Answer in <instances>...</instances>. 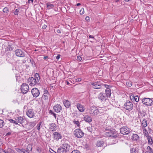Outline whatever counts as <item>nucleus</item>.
Here are the masks:
<instances>
[{"instance_id": "39448f33", "label": "nucleus", "mask_w": 153, "mask_h": 153, "mask_svg": "<svg viewBox=\"0 0 153 153\" xmlns=\"http://www.w3.org/2000/svg\"><path fill=\"white\" fill-rule=\"evenodd\" d=\"M133 105L131 102L129 101H126L124 105V108L126 110L130 111L133 108Z\"/></svg>"}, {"instance_id": "2eb2a0df", "label": "nucleus", "mask_w": 153, "mask_h": 153, "mask_svg": "<svg viewBox=\"0 0 153 153\" xmlns=\"http://www.w3.org/2000/svg\"><path fill=\"white\" fill-rule=\"evenodd\" d=\"M16 55L20 57H24L25 54L24 52L21 49H17L15 51Z\"/></svg>"}, {"instance_id": "864d4df0", "label": "nucleus", "mask_w": 153, "mask_h": 153, "mask_svg": "<svg viewBox=\"0 0 153 153\" xmlns=\"http://www.w3.org/2000/svg\"><path fill=\"white\" fill-rule=\"evenodd\" d=\"M30 62L32 65H33L35 63V62L33 59H30Z\"/></svg>"}, {"instance_id": "052dcab7", "label": "nucleus", "mask_w": 153, "mask_h": 153, "mask_svg": "<svg viewBox=\"0 0 153 153\" xmlns=\"http://www.w3.org/2000/svg\"><path fill=\"white\" fill-rule=\"evenodd\" d=\"M76 81L80 82L82 79L81 78H79L76 79Z\"/></svg>"}, {"instance_id": "423d86ee", "label": "nucleus", "mask_w": 153, "mask_h": 153, "mask_svg": "<svg viewBox=\"0 0 153 153\" xmlns=\"http://www.w3.org/2000/svg\"><path fill=\"white\" fill-rule=\"evenodd\" d=\"M106 89L105 90V95L108 97H110L111 94V88L112 86L106 84H104V85Z\"/></svg>"}, {"instance_id": "7c9ffc66", "label": "nucleus", "mask_w": 153, "mask_h": 153, "mask_svg": "<svg viewBox=\"0 0 153 153\" xmlns=\"http://www.w3.org/2000/svg\"><path fill=\"white\" fill-rule=\"evenodd\" d=\"M7 120L9 121L10 123L14 124L15 125H19L18 123H17V122L16 121V120H13V119L11 118H8L7 119Z\"/></svg>"}, {"instance_id": "69168bd1", "label": "nucleus", "mask_w": 153, "mask_h": 153, "mask_svg": "<svg viewBox=\"0 0 153 153\" xmlns=\"http://www.w3.org/2000/svg\"><path fill=\"white\" fill-rule=\"evenodd\" d=\"M151 149V148L149 146H148L147 148V149L148 150V151L149 150Z\"/></svg>"}, {"instance_id": "f8f14e48", "label": "nucleus", "mask_w": 153, "mask_h": 153, "mask_svg": "<svg viewBox=\"0 0 153 153\" xmlns=\"http://www.w3.org/2000/svg\"><path fill=\"white\" fill-rule=\"evenodd\" d=\"M31 92L33 97H38L39 96L40 93L38 89L36 88H32Z\"/></svg>"}, {"instance_id": "b1692460", "label": "nucleus", "mask_w": 153, "mask_h": 153, "mask_svg": "<svg viewBox=\"0 0 153 153\" xmlns=\"http://www.w3.org/2000/svg\"><path fill=\"white\" fill-rule=\"evenodd\" d=\"M55 5V4H53L51 2H48L46 3V7L48 10L53 9Z\"/></svg>"}, {"instance_id": "6ab92c4d", "label": "nucleus", "mask_w": 153, "mask_h": 153, "mask_svg": "<svg viewBox=\"0 0 153 153\" xmlns=\"http://www.w3.org/2000/svg\"><path fill=\"white\" fill-rule=\"evenodd\" d=\"M15 120L17 122V123L22 124L25 121L23 117L21 116H19L15 118Z\"/></svg>"}, {"instance_id": "6e6552de", "label": "nucleus", "mask_w": 153, "mask_h": 153, "mask_svg": "<svg viewBox=\"0 0 153 153\" xmlns=\"http://www.w3.org/2000/svg\"><path fill=\"white\" fill-rule=\"evenodd\" d=\"M120 131L121 133L123 135H127L130 132V130L126 127L123 126L120 128Z\"/></svg>"}, {"instance_id": "e433bc0d", "label": "nucleus", "mask_w": 153, "mask_h": 153, "mask_svg": "<svg viewBox=\"0 0 153 153\" xmlns=\"http://www.w3.org/2000/svg\"><path fill=\"white\" fill-rule=\"evenodd\" d=\"M48 94H43L42 97V98L44 100H48Z\"/></svg>"}, {"instance_id": "aec40b11", "label": "nucleus", "mask_w": 153, "mask_h": 153, "mask_svg": "<svg viewBox=\"0 0 153 153\" xmlns=\"http://www.w3.org/2000/svg\"><path fill=\"white\" fill-rule=\"evenodd\" d=\"M56 124L55 123H52L50 124L49 126L50 130L52 131H55L56 130Z\"/></svg>"}, {"instance_id": "1a4fd4ad", "label": "nucleus", "mask_w": 153, "mask_h": 153, "mask_svg": "<svg viewBox=\"0 0 153 153\" xmlns=\"http://www.w3.org/2000/svg\"><path fill=\"white\" fill-rule=\"evenodd\" d=\"M53 139L56 141H58L59 140L62 138V136L61 134L58 132L56 131L53 134Z\"/></svg>"}, {"instance_id": "c9c22d12", "label": "nucleus", "mask_w": 153, "mask_h": 153, "mask_svg": "<svg viewBox=\"0 0 153 153\" xmlns=\"http://www.w3.org/2000/svg\"><path fill=\"white\" fill-rule=\"evenodd\" d=\"M32 149V146L30 144H28L27 147V150L29 152L31 151Z\"/></svg>"}, {"instance_id": "4d7b16f0", "label": "nucleus", "mask_w": 153, "mask_h": 153, "mask_svg": "<svg viewBox=\"0 0 153 153\" xmlns=\"http://www.w3.org/2000/svg\"><path fill=\"white\" fill-rule=\"evenodd\" d=\"M60 54H58L57 55V56H56V59H57V60H58L60 57Z\"/></svg>"}, {"instance_id": "f03ea898", "label": "nucleus", "mask_w": 153, "mask_h": 153, "mask_svg": "<svg viewBox=\"0 0 153 153\" xmlns=\"http://www.w3.org/2000/svg\"><path fill=\"white\" fill-rule=\"evenodd\" d=\"M153 99L146 98L141 99L143 104L147 106H151L153 104Z\"/></svg>"}, {"instance_id": "13d9d810", "label": "nucleus", "mask_w": 153, "mask_h": 153, "mask_svg": "<svg viewBox=\"0 0 153 153\" xmlns=\"http://www.w3.org/2000/svg\"><path fill=\"white\" fill-rule=\"evenodd\" d=\"M11 134V133L10 132H8L6 134V136H8L10 135Z\"/></svg>"}, {"instance_id": "37998d69", "label": "nucleus", "mask_w": 153, "mask_h": 153, "mask_svg": "<svg viewBox=\"0 0 153 153\" xmlns=\"http://www.w3.org/2000/svg\"><path fill=\"white\" fill-rule=\"evenodd\" d=\"M73 123L76 124L78 127H79L80 126V123L78 121L74 120L73 121Z\"/></svg>"}, {"instance_id": "58836bf2", "label": "nucleus", "mask_w": 153, "mask_h": 153, "mask_svg": "<svg viewBox=\"0 0 153 153\" xmlns=\"http://www.w3.org/2000/svg\"><path fill=\"white\" fill-rule=\"evenodd\" d=\"M42 123V122H40L37 125L36 128L37 130H40V126Z\"/></svg>"}, {"instance_id": "f257e3e1", "label": "nucleus", "mask_w": 153, "mask_h": 153, "mask_svg": "<svg viewBox=\"0 0 153 153\" xmlns=\"http://www.w3.org/2000/svg\"><path fill=\"white\" fill-rule=\"evenodd\" d=\"M40 77L39 73H36L33 77H29L27 79V83L31 86H34L40 83Z\"/></svg>"}, {"instance_id": "20e7f679", "label": "nucleus", "mask_w": 153, "mask_h": 153, "mask_svg": "<svg viewBox=\"0 0 153 153\" xmlns=\"http://www.w3.org/2000/svg\"><path fill=\"white\" fill-rule=\"evenodd\" d=\"M74 134L76 137L80 138L84 136V133L80 129L77 128L74 130Z\"/></svg>"}, {"instance_id": "6e6d98bb", "label": "nucleus", "mask_w": 153, "mask_h": 153, "mask_svg": "<svg viewBox=\"0 0 153 153\" xmlns=\"http://www.w3.org/2000/svg\"><path fill=\"white\" fill-rule=\"evenodd\" d=\"M85 19L86 21H89L90 20L89 17L88 16H87L86 17Z\"/></svg>"}, {"instance_id": "2f4dec72", "label": "nucleus", "mask_w": 153, "mask_h": 153, "mask_svg": "<svg viewBox=\"0 0 153 153\" xmlns=\"http://www.w3.org/2000/svg\"><path fill=\"white\" fill-rule=\"evenodd\" d=\"M100 110L97 107H96V108H95V110L94 111V112L92 114L93 116H96L99 113V111Z\"/></svg>"}, {"instance_id": "cd10ccee", "label": "nucleus", "mask_w": 153, "mask_h": 153, "mask_svg": "<svg viewBox=\"0 0 153 153\" xmlns=\"http://www.w3.org/2000/svg\"><path fill=\"white\" fill-rule=\"evenodd\" d=\"M96 144L97 146H102L104 145V141L102 140H98L97 141Z\"/></svg>"}, {"instance_id": "412c9836", "label": "nucleus", "mask_w": 153, "mask_h": 153, "mask_svg": "<svg viewBox=\"0 0 153 153\" xmlns=\"http://www.w3.org/2000/svg\"><path fill=\"white\" fill-rule=\"evenodd\" d=\"M63 103L65 106L67 108H69L71 106L70 102L68 100H63Z\"/></svg>"}, {"instance_id": "473e14b6", "label": "nucleus", "mask_w": 153, "mask_h": 153, "mask_svg": "<svg viewBox=\"0 0 153 153\" xmlns=\"http://www.w3.org/2000/svg\"><path fill=\"white\" fill-rule=\"evenodd\" d=\"M36 122H30L28 123V124L29 126L31 128H33L34 126L36 125Z\"/></svg>"}, {"instance_id": "774afa93", "label": "nucleus", "mask_w": 153, "mask_h": 153, "mask_svg": "<svg viewBox=\"0 0 153 153\" xmlns=\"http://www.w3.org/2000/svg\"><path fill=\"white\" fill-rule=\"evenodd\" d=\"M3 152L5 153H10V152H8V151H6L5 150Z\"/></svg>"}, {"instance_id": "bb28decb", "label": "nucleus", "mask_w": 153, "mask_h": 153, "mask_svg": "<svg viewBox=\"0 0 153 153\" xmlns=\"http://www.w3.org/2000/svg\"><path fill=\"white\" fill-rule=\"evenodd\" d=\"M132 139L133 141H137L139 139V137L138 134H133L132 136Z\"/></svg>"}, {"instance_id": "8fccbe9b", "label": "nucleus", "mask_w": 153, "mask_h": 153, "mask_svg": "<svg viewBox=\"0 0 153 153\" xmlns=\"http://www.w3.org/2000/svg\"><path fill=\"white\" fill-rule=\"evenodd\" d=\"M77 59L79 61H81L82 60V58L81 56H77Z\"/></svg>"}, {"instance_id": "72a5a7b5", "label": "nucleus", "mask_w": 153, "mask_h": 153, "mask_svg": "<svg viewBox=\"0 0 153 153\" xmlns=\"http://www.w3.org/2000/svg\"><path fill=\"white\" fill-rule=\"evenodd\" d=\"M96 108V107L94 106H91L89 110V113L90 114H92L93 112H94V111L95 110V109Z\"/></svg>"}, {"instance_id": "c756f323", "label": "nucleus", "mask_w": 153, "mask_h": 153, "mask_svg": "<svg viewBox=\"0 0 153 153\" xmlns=\"http://www.w3.org/2000/svg\"><path fill=\"white\" fill-rule=\"evenodd\" d=\"M16 151L20 153H29V152H27V150H25L24 149H17L16 150Z\"/></svg>"}, {"instance_id": "bf43d9fd", "label": "nucleus", "mask_w": 153, "mask_h": 153, "mask_svg": "<svg viewBox=\"0 0 153 153\" xmlns=\"http://www.w3.org/2000/svg\"><path fill=\"white\" fill-rule=\"evenodd\" d=\"M148 151L149 152V153H153V150H152V149L151 148V149L149 150Z\"/></svg>"}, {"instance_id": "49530a36", "label": "nucleus", "mask_w": 153, "mask_h": 153, "mask_svg": "<svg viewBox=\"0 0 153 153\" xmlns=\"http://www.w3.org/2000/svg\"><path fill=\"white\" fill-rule=\"evenodd\" d=\"M30 108H29V105H25L23 107L24 110H26V111L28 109H29Z\"/></svg>"}, {"instance_id": "c03bdc74", "label": "nucleus", "mask_w": 153, "mask_h": 153, "mask_svg": "<svg viewBox=\"0 0 153 153\" xmlns=\"http://www.w3.org/2000/svg\"><path fill=\"white\" fill-rule=\"evenodd\" d=\"M140 114L141 115V116L140 115H139V118H141V117H144L146 115V114L144 112H143V113H140Z\"/></svg>"}, {"instance_id": "f704fd0d", "label": "nucleus", "mask_w": 153, "mask_h": 153, "mask_svg": "<svg viewBox=\"0 0 153 153\" xmlns=\"http://www.w3.org/2000/svg\"><path fill=\"white\" fill-rule=\"evenodd\" d=\"M147 139L148 143L151 145H152L153 144V142L152 137H151L148 136L147 137Z\"/></svg>"}, {"instance_id": "a19ab883", "label": "nucleus", "mask_w": 153, "mask_h": 153, "mask_svg": "<svg viewBox=\"0 0 153 153\" xmlns=\"http://www.w3.org/2000/svg\"><path fill=\"white\" fill-rule=\"evenodd\" d=\"M9 10L8 8L7 7H4L3 10V12L5 13H7L9 12Z\"/></svg>"}, {"instance_id": "79ce46f5", "label": "nucleus", "mask_w": 153, "mask_h": 153, "mask_svg": "<svg viewBox=\"0 0 153 153\" xmlns=\"http://www.w3.org/2000/svg\"><path fill=\"white\" fill-rule=\"evenodd\" d=\"M4 124V121L1 120L0 119V128L2 127Z\"/></svg>"}, {"instance_id": "a18cd8bd", "label": "nucleus", "mask_w": 153, "mask_h": 153, "mask_svg": "<svg viewBox=\"0 0 153 153\" xmlns=\"http://www.w3.org/2000/svg\"><path fill=\"white\" fill-rule=\"evenodd\" d=\"M19 10H20V9H19V8L16 9V10L15 11V12H14V14L15 15H18L19 14Z\"/></svg>"}, {"instance_id": "393cba45", "label": "nucleus", "mask_w": 153, "mask_h": 153, "mask_svg": "<svg viewBox=\"0 0 153 153\" xmlns=\"http://www.w3.org/2000/svg\"><path fill=\"white\" fill-rule=\"evenodd\" d=\"M140 120L142 126L144 128L146 127L147 125V120L145 119H143L142 120H141V119H140Z\"/></svg>"}, {"instance_id": "603ef678", "label": "nucleus", "mask_w": 153, "mask_h": 153, "mask_svg": "<svg viewBox=\"0 0 153 153\" xmlns=\"http://www.w3.org/2000/svg\"><path fill=\"white\" fill-rule=\"evenodd\" d=\"M44 94H49V92L47 90H45L44 91Z\"/></svg>"}, {"instance_id": "9d476101", "label": "nucleus", "mask_w": 153, "mask_h": 153, "mask_svg": "<svg viewBox=\"0 0 153 153\" xmlns=\"http://www.w3.org/2000/svg\"><path fill=\"white\" fill-rule=\"evenodd\" d=\"M92 86V88L95 89H100L101 88V85H104L102 83L100 82H96L91 83Z\"/></svg>"}, {"instance_id": "ea45409f", "label": "nucleus", "mask_w": 153, "mask_h": 153, "mask_svg": "<svg viewBox=\"0 0 153 153\" xmlns=\"http://www.w3.org/2000/svg\"><path fill=\"white\" fill-rule=\"evenodd\" d=\"M126 84L127 87H130L132 86V82L130 81H127L126 82Z\"/></svg>"}, {"instance_id": "5701e85b", "label": "nucleus", "mask_w": 153, "mask_h": 153, "mask_svg": "<svg viewBox=\"0 0 153 153\" xmlns=\"http://www.w3.org/2000/svg\"><path fill=\"white\" fill-rule=\"evenodd\" d=\"M76 107L77 109L80 112H82L84 111V107L83 106L81 105V104H80L79 103H78L77 104Z\"/></svg>"}, {"instance_id": "0e129e2a", "label": "nucleus", "mask_w": 153, "mask_h": 153, "mask_svg": "<svg viewBox=\"0 0 153 153\" xmlns=\"http://www.w3.org/2000/svg\"><path fill=\"white\" fill-rule=\"evenodd\" d=\"M56 32L58 33H61V31L59 29H57L56 30Z\"/></svg>"}, {"instance_id": "5fc2aeb1", "label": "nucleus", "mask_w": 153, "mask_h": 153, "mask_svg": "<svg viewBox=\"0 0 153 153\" xmlns=\"http://www.w3.org/2000/svg\"><path fill=\"white\" fill-rule=\"evenodd\" d=\"M47 27V25H43L42 26V28L43 29H45Z\"/></svg>"}, {"instance_id": "4468645a", "label": "nucleus", "mask_w": 153, "mask_h": 153, "mask_svg": "<svg viewBox=\"0 0 153 153\" xmlns=\"http://www.w3.org/2000/svg\"><path fill=\"white\" fill-rule=\"evenodd\" d=\"M54 111L56 113H59L62 110V107L59 104H56L54 105L53 107Z\"/></svg>"}, {"instance_id": "a878e982", "label": "nucleus", "mask_w": 153, "mask_h": 153, "mask_svg": "<svg viewBox=\"0 0 153 153\" xmlns=\"http://www.w3.org/2000/svg\"><path fill=\"white\" fill-rule=\"evenodd\" d=\"M7 46H5V51H12L13 48L12 46V45L9 44Z\"/></svg>"}, {"instance_id": "4c0bfd02", "label": "nucleus", "mask_w": 153, "mask_h": 153, "mask_svg": "<svg viewBox=\"0 0 153 153\" xmlns=\"http://www.w3.org/2000/svg\"><path fill=\"white\" fill-rule=\"evenodd\" d=\"M49 113L51 115H53L56 119V114L52 110H49Z\"/></svg>"}, {"instance_id": "9b49d317", "label": "nucleus", "mask_w": 153, "mask_h": 153, "mask_svg": "<svg viewBox=\"0 0 153 153\" xmlns=\"http://www.w3.org/2000/svg\"><path fill=\"white\" fill-rule=\"evenodd\" d=\"M26 115L30 118H33L35 117V113L32 108H30L26 111Z\"/></svg>"}, {"instance_id": "3c124183", "label": "nucleus", "mask_w": 153, "mask_h": 153, "mask_svg": "<svg viewBox=\"0 0 153 153\" xmlns=\"http://www.w3.org/2000/svg\"><path fill=\"white\" fill-rule=\"evenodd\" d=\"M87 130H88V131L89 132H90L91 133L92 132V128L89 127H88L87 128Z\"/></svg>"}, {"instance_id": "4be33fe9", "label": "nucleus", "mask_w": 153, "mask_h": 153, "mask_svg": "<svg viewBox=\"0 0 153 153\" xmlns=\"http://www.w3.org/2000/svg\"><path fill=\"white\" fill-rule=\"evenodd\" d=\"M84 120L88 123L91 122L92 121V118L90 116L88 115H85L83 118Z\"/></svg>"}, {"instance_id": "e2e57ef3", "label": "nucleus", "mask_w": 153, "mask_h": 153, "mask_svg": "<svg viewBox=\"0 0 153 153\" xmlns=\"http://www.w3.org/2000/svg\"><path fill=\"white\" fill-rule=\"evenodd\" d=\"M89 37L90 38L94 39V36H93L91 35H89Z\"/></svg>"}, {"instance_id": "7ed1b4c3", "label": "nucleus", "mask_w": 153, "mask_h": 153, "mask_svg": "<svg viewBox=\"0 0 153 153\" xmlns=\"http://www.w3.org/2000/svg\"><path fill=\"white\" fill-rule=\"evenodd\" d=\"M116 131L115 129L108 130L105 133V135L106 137H112L115 138L117 137L115 135Z\"/></svg>"}, {"instance_id": "680f3d73", "label": "nucleus", "mask_w": 153, "mask_h": 153, "mask_svg": "<svg viewBox=\"0 0 153 153\" xmlns=\"http://www.w3.org/2000/svg\"><path fill=\"white\" fill-rule=\"evenodd\" d=\"M48 56H44V58H43L45 60H47V59H48Z\"/></svg>"}, {"instance_id": "dca6fc26", "label": "nucleus", "mask_w": 153, "mask_h": 153, "mask_svg": "<svg viewBox=\"0 0 153 153\" xmlns=\"http://www.w3.org/2000/svg\"><path fill=\"white\" fill-rule=\"evenodd\" d=\"M61 147L68 153L70 149V145L66 142H65Z\"/></svg>"}, {"instance_id": "0eeeda50", "label": "nucleus", "mask_w": 153, "mask_h": 153, "mask_svg": "<svg viewBox=\"0 0 153 153\" xmlns=\"http://www.w3.org/2000/svg\"><path fill=\"white\" fill-rule=\"evenodd\" d=\"M29 87L28 85L25 83H23L21 86V89L22 93L23 94L27 93L29 90Z\"/></svg>"}, {"instance_id": "f3484780", "label": "nucleus", "mask_w": 153, "mask_h": 153, "mask_svg": "<svg viewBox=\"0 0 153 153\" xmlns=\"http://www.w3.org/2000/svg\"><path fill=\"white\" fill-rule=\"evenodd\" d=\"M130 99L133 102L135 101L136 102H138L139 101V97L137 95L132 94L130 96Z\"/></svg>"}, {"instance_id": "338daca9", "label": "nucleus", "mask_w": 153, "mask_h": 153, "mask_svg": "<svg viewBox=\"0 0 153 153\" xmlns=\"http://www.w3.org/2000/svg\"><path fill=\"white\" fill-rule=\"evenodd\" d=\"M33 0H28V3H30V1H31L32 3H33Z\"/></svg>"}, {"instance_id": "09e8293b", "label": "nucleus", "mask_w": 153, "mask_h": 153, "mask_svg": "<svg viewBox=\"0 0 153 153\" xmlns=\"http://www.w3.org/2000/svg\"><path fill=\"white\" fill-rule=\"evenodd\" d=\"M71 153H81L78 150H74L72 151Z\"/></svg>"}, {"instance_id": "a211bd4d", "label": "nucleus", "mask_w": 153, "mask_h": 153, "mask_svg": "<svg viewBox=\"0 0 153 153\" xmlns=\"http://www.w3.org/2000/svg\"><path fill=\"white\" fill-rule=\"evenodd\" d=\"M141 149L138 147H134L130 149L131 153H140Z\"/></svg>"}, {"instance_id": "de8ad7c7", "label": "nucleus", "mask_w": 153, "mask_h": 153, "mask_svg": "<svg viewBox=\"0 0 153 153\" xmlns=\"http://www.w3.org/2000/svg\"><path fill=\"white\" fill-rule=\"evenodd\" d=\"M80 14L81 15H82L84 13V9L82 8L80 11L79 12Z\"/></svg>"}, {"instance_id": "ddd939ff", "label": "nucleus", "mask_w": 153, "mask_h": 153, "mask_svg": "<svg viewBox=\"0 0 153 153\" xmlns=\"http://www.w3.org/2000/svg\"><path fill=\"white\" fill-rule=\"evenodd\" d=\"M98 99L102 101H105L107 100L108 97L105 95L104 93L101 92L98 96Z\"/></svg>"}, {"instance_id": "c85d7f7f", "label": "nucleus", "mask_w": 153, "mask_h": 153, "mask_svg": "<svg viewBox=\"0 0 153 153\" xmlns=\"http://www.w3.org/2000/svg\"><path fill=\"white\" fill-rule=\"evenodd\" d=\"M57 153H68L62 148L61 146L60 148L58 149Z\"/></svg>"}]
</instances>
